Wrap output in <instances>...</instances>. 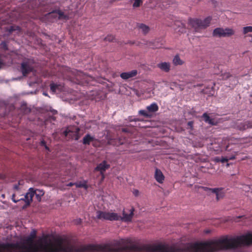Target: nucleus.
Returning <instances> with one entry per match:
<instances>
[{"label": "nucleus", "instance_id": "1", "mask_svg": "<svg viewBox=\"0 0 252 252\" xmlns=\"http://www.w3.org/2000/svg\"><path fill=\"white\" fill-rule=\"evenodd\" d=\"M44 244L38 246L34 244V239L28 236L24 242L0 243V252H78L69 242L62 239L56 241V245L44 239Z\"/></svg>", "mask_w": 252, "mask_h": 252}, {"label": "nucleus", "instance_id": "2", "mask_svg": "<svg viewBox=\"0 0 252 252\" xmlns=\"http://www.w3.org/2000/svg\"><path fill=\"white\" fill-rule=\"evenodd\" d=\"M212 20V17L208 16L203 20L197 18H189V24L197 31L198 29L208 27Z\"/></svg>", "mask_w": 252, "mask_h": 252}, {"label": "nucleus", "instance_id": "3", "mask_svg": "<svg viewBox=\"0 0 252 252\" xmlns=\"http://www.w3.org/2000/svg\"><path fill=\"white\" fill-rule=\"evenodd\" d=\"M96 218L101 220L117 221L119 220L120 215L116 213L97 211L96 212Z\"/></svg>", "mask_w": 252, "mask_h": 252}, {"label": "nucleus", "instance_id": "4", "mask_svg": "<svg viewBox=\"0 0 252 252\" xmlns=\"http://www.w3.org/2000/svg\"><path fill=\"white\" fill-rule=\"evenodd\" d=\"M35 190L33 188H31L29 189L28 192L26 193V194L25 195L24 198H16V194L15 193H13L12 196V200L15 202L17 203L19 201L22 200L25 201L27 205H29L30 204L32 200V198L35 195Z\"/></svg>", "mask_w": 252, "mask_h": 252}, {"label": "nucleus", "instance_id": "5", "mask_svg": "<svg viewBox=\"0 0 252 252\" xmlns=\"http://www.w3.org/2000/svg\"><path fill=\"white\" fill-rule=\"evenodd\" d=\"M234 34V31L232 29L218 28L215 29L213 32V36L216 37H229Z\"/></svg>", "mask_w": 252, "mask_h": 252}, {"label": "nucleus", "instance_id": "6", "mask_svg": "<svg viewBox=\"0 0 252 252\" xmlns=\"http://www.w3.org/2000/svg\"><path fill=\"white\" fill-rule=\"evenodd\" d=\"M73 127H68L63 132V135L68 139H74L78 140L79 139V127H75V131L71 129Z\"/></svg>", "mask_w": 252, "mask_h": 252}, {"label": "nucleus", "instance_id": "7", "mask_svg": "<svg viewBox=\"0 0 252 252\" xmlns=\"http://www.w3.org/2000/svg\"><path fill=\"white\" fill-rule=\"evenodd\" d=\"M110 165L107 163V161L103 160L102 162L98 164L95 168V171H99L102 176V178H104V172L105 171L109 168Z\"/></svg>", "mask_w": 252, "mask_h": 252}, {"label": "nucleus", "instance_id": "8", "mask_svg": "<svg viewBox=\"0 0 252 252\" xmlns=\"http://www.w3.org/2000/svg\"><path fill=\"white\" fill-rule=\"evenodd\" d=\"M235 127L241 131L245 130L248 128H252V122L245 121L237 122L235 124Z\"/></svg>", "mask_w": 252, "mask_h": 252}, {"label": "nucleus", "instance_id": "9", "mask_svg": "<svg viewBox=\"0 0 252 252\" xmlns=\"http://www.w3.org/2000/svg\"><path fill=\"white\" fill-rule=\"evenodd\" d=\"M204 190L206 191H211L212 192L214 193L216 195V199L217 200H219L220 199L222 198L224 196V193L221 190H222V188H214L211 189L207 187H204Z\"/></svg>", "mask_w": 252, "mask_h": 252}, {"label": "nucleus", "instance_id": "10", "mask_svg": "<svg viewBox=\"0 0 252 252\" xmlns=\"http://www.w3.org/2000/svg\"><path fill=\"white\" fill-rule=\"evenodd\" d=\"M33 67L28 62H23L21 63V70L23 76H26L32 72Z\"/></svg>", "mask_w": 252, "mask_h": 252}, {"label": "nucleus", "instance_id": "11", "mask_svg": "<svg viewBox=\"0 0 252 252\" xmlns=\"http://www.w3.org/2000/svg\"><path fill=\"white\" fill-rule=\"evenodd\" d=\"M88 97L92 100L99 101L104 98V93L103 92L93 91L88 95Z\"/></svg>", "mask_w": 252, "mask_h": 252}, {"label": "nucleus", "instance_id": "12", "mask_svg": "<svg viewBox=\"0 0 252 252\" xmlns=\"http://www.w3.org/2000/svg\"><path fill=\"white\" fill-rule=\"evenodd\" d=\"M134 209L132 208L130 210L129 214H126L125 211L123 212V217L120 216V220L124 222H130L132 220V218L134 215Z\"/></svg>", "mask_w": 252, "mask_h": 252}, {"label": "nucleus", "instance_id": "13", "mask_svg": "<svg viewBox=\"0 0 252 252\" xmlns=\"http://www.w3.org/2000/svg\"><path fill=\"white\" fill-rule=\"evenodd\" d=\"M83 143L85 145H90L91 143L96 147L98 141L94 137L91 136L90 134H87L83 139Z\"/></svg>", "mask_w": 252, "mask_h": 252}, {"label": "nucleus", "instance_id": "14", "mask_svg": "<svg viewBox=\"0 0 252 252\" xmlns=\"http://www.w3.org/2000/svg\"><path fill=\"white\" fill-rule=\"evenodd\" d=\"M54 14H58V19L59 20H67L68 17L60 9H55L48 13V16H53Z\"/></svg>", "mask_w": 252, "mask_h": 252}, {"label": "nucleus", "instance_id": "15", "mask_svg": "<svg viewBox=\"0 0 252 252\" xmlns=\"http://www.w3.org/2000/svg\"><path fill=\"white\" fill-rule=\"evenodd\" d=\"M154 177L156 180L159 184L163 183L165 179L163 174L161 171L158 168H156L155 170Z\"/></svg>", "mask_w": 252, "mask_h": 252}, {"label": "nucleus", "instance_id": "16", "mask_svg": "<svg viewBox=\"0 0 252 252\" xmlns=\"http://www.w3.org/2000/svg\"><path fill=\"white\" fill-rule=\"evenodd\" d=\"M137 74L136 70H132L127 72H123L120 74V77L125 80H126L135 76Z\"/></svg>", "mask_w": 252, "mask_h": 252}, {"label": "nucleus", "instance_id": "17", "mask_svg": "<svg viewBox=\"0 0 252 252\" xmlns=\"http://www.w3.org/2000/svg\"><path fill=\"white\" fill-rule=\"evenodd\" d=\"M158 67L160 68L162 71L165 72H168L170 69V64L169 63L163 62L157 64Z\"/></svg>", "mask_w": 252, "mask_h": 252}, {"label": "nucleus", "instance_id": "18", "mask_svg": "<svg viewBox=\"0 0 252 252\" xmlns=\"http://www.w3.org/2000/svg\"><path fill=\"white\" fill-rule=\"evenodd\" d=\"M234 154H232L231 156L227 155L225 157H221V158H220V162L221 163H224L225 162H227L229 160H232L235 159L236 156L238 155L239 154V152L235 151L234 152Z\"/></svg>", "mask_w": 252, "mask_h": 252}, {"label": "nucleus", "instance_id": "19", "mask_svg": "<svg viewBox=\"0 0 252 252\" xmlns=\"http://www.w3.org/2000/svg\"><path fill=\"white\" fill-rule=\"evenodd\" d=\"M202 117L204 119V121L212 125H215L216 124L214 123V120L210 118L209 116L205 113L203 114Z\"/></svg>", "mask_w": 252, "mask_h": 252}, {"label": "nucleus", "instance_id": "20", "mask_svg": "<svg viewBox=\"0 0 252 252\" xmlns=\"http://www.w3.org/2000/svg\"><path fill=\"white\" fill-rule=\"evenodd\" d=\"M147 109L150 112H155L158 110V107L157 103H153L147 107Z\"/></svg>", "mask_w": 252, "mask_h": 252}, {"label": "nucleus", "instance_id": "21", "mask_svg": "<svg viewBox=\"0 0 252 252\" xmlns=\"http://www.w3.org/2000/svg\"><path fill=\"white\" fill-rule=\"evenodd\" d=\"M137 27L139 29L142 30L144 34L147 33L150 30L149 27L143 24H138L137 25Z\"/></svg>", "mask_w": 252, "mask_h": 252}, {"label": "nucleus", "instance_id": "22", "mask_svg": "<svg viewBox=\"0 0 252 252\" xmlns=\"http://www.w3.org/2000/svg\"><path fill=\"white\" fill-rule=\"evenodd\" d=\"M173 63L175 65H182L184 63V62L182 61L179 55H176L173 60Z\"/></svg>", "mask_w": 252, "mask_h": 252}, {"label": "nucleus", "instance_id": "23", "mask_svg": "<svg viewBox=\"0 0 252 252\" xmlns=\"http://www.w3.org/2000/svg\"><path fill=\"white\" fill-rule=\"evenodd\" d=\"M35 190V193L34 194L36 196V198L38 201H40L41 200V197L44 195V192L42 190L36 189Z\"/></svg>", "mask_w": 252, "mask_h": 252}, {"label": "nucleus", "instance_id": "24", "mask_svg": "<svg viewBox=\"0 0 252 252\" xmlns=\"http://www.w3.org/2000/svg\"><path fill=\"white\" fill-rule=\"evenodd\" d=\"M50 90L53 93H55L57 90L61 89V86L60 85H58L54 83H51L50 85Z\"/></svg>", "mask_w": 252, "mask_h": 252}, {"label": "nucleus", "instance_id": "25", "mask_svg": "<svg viewBox=\"0 0 252 252\" xmlns=\"http://www.w3.org/2000/svg\"><path fill=\"white\" fill-rule=\"evenodd\" d=\"M249 32H252V26L244 27L243 28V33L244 34H247Z\"/></svg>", "mask_w": 252, "mask_h": 252}, {"label": "nucleus", "instance_id": "26", "mask_svg": "<svg viewBox=\"0 0 252 252\" xmlns=\"http://www.w3.org/2000/svg\"><path fill=\"white\" fill-rule=\"evenodd\" d=\"M17 31L19 32L20 31V28L19 26H11L9 28L8 31L9 32H12L14 31Z\"/></svg>", "mask_w": 252, "mask_h": 252}, {"label": "nucleus", "instance_id": "27", "mask_svg": "<svg viewBox=\"0 0 252 252\" xmlns=\"http://www.w3.org/2000/svg\"><path fill=\"white\" fill-rule=\"evenodd\" d=\"M134 2L133 3V7H138L143 3V0H134Z\"/></svg>", "mask_w": 252, "mask_h": 252}, {"label": "nucleus", "instance_id": "28", "mask_svg": "<svg viewBox=\"0 0 252 252\" xmlns=\"http://www.w3.org/2000/svg\"><path fill=\"white\" fill-rule=\"evenodd\" d=\"M0 48L4 51H7L8 50V45L6 41H2L0 45Z\"/></svg>", "mask_w": 252, "mask_h": 252}, {"label": "nucleus", "instance_id": "29", "mask_svg": "<svg viewBox=\"0 0 252 252\" xmlns=\"http://www.w3.org/2000/svg\"><path fill=\"white\" fill-rule=\"evenodd\" d=\"M139 114L142 116H145L146 117H149L150 115L146 111L144 110H141L139 111Z\"/></svg>", "mask_w": 252, "mask_h": 252}, {"label": "nucleus", "instance_id": "30", "mask_svg": "<svg viewBox=\"0 0 252 252\" xmlns=\"http://www.w3.org/2000/svg\"><path fill=\"white\" fill-rule=\"evenodd\" d=\"M114 36L113 35H108L105 38L104 40L105 41H108L109 42L113 41L114 40Z\"/></svg>", "mask_w": 252, "mask_h": 252}, {"label": "nucleus", "instance_id": "31", "mask_svg": "<svg viewBox=\"0 0 252 252\" xmlns=\"http://www.w3.org/2000/svg\"><path fill=\"white\" fill-rule=\"evenodd\" d=\"M36 236V231L34 229L32 230L31 232L30 235L29 236L30 237L34 239Z\"/></svg>", "mask_w": 252, "mask_h": 252}, {"label": "nucleus", "instance_id": "32", "mask_svg": "<svg viewBox=\"0 0 252 252\" xmlns=\"http://www.w3.org/2000/svg\"><path fill=\"white\" fill-rule=\"evenodd\" d=\"M80 188H84L85 189H87L88 188V185L86 183H81L80 182Z\"/></svg>", "mask_w": 252, "mask_h": 252}, {"label": "nucleus", "instance_id": "33", "mask_svg": "<svg viewBox=\"0 0 252 252\" xmlns=\"http://www.w3.org/2000/svg\"><path fill=\"white\" fill-rule=\"evenodd\" d=\"M40 145L41 146H44L45 147V149L47 150H49V148L47 146L46 144V142L44 141V140H42L40 142Z\"/></svg>", "mask_w": 252, "mask_h": 252}, {"label": "nucleus", "instance_id": "34", "mask_svg": "<svg viewBox=\"0 0 252 252\" xmlns=\"http://www.w3.org/2000/svg\"><path fill=\"white\" fill-rule=\"evenodd\" d=\"M35 2L34 0H31L29 2V3L28 4V5L29 6L30 5H31V8L33 9L34 6L32 5V4Z\"/></svg>", "mask_w": 252, "mask_h": 252}, {"label": "nucleus", "instance_id": "35", "mask_svg": "<svg viewBox=\"0 0 252 252\" xmlns=\"http://www.w3.org/2000/svg\"><path fill=\"white\" fill-rule=\"evenodd\" d=\"M20 185V181L18 183V184L17 185V184H15L14 187H13V188L15 190H18L19 189V186Z\"/></svg>", "mask_w": 252, "mask_h": 252}, {"label": "nucleus", "instance_id": "36", "mask_svg": "<svg viewBox=\"0 0 252 252\" xmlns=\"http://www.w3.org/2000/svg\"><path fill=\"white\" fill-rule=\"evenodd\" d=\"M214 161L216 162H220V158H219V157H215L214 158Z\"/></svg>", "mask_w": 252, "mask_h": 252}, {"label": "nucleus", "instance_id": "37", "mask_svg": "<svg viewBox=\"0 0 252 252\" xmlns=\"http://www.w3.org/2000/svg\"><path fill=\"white\" fill-rule=\"evenodd\" d=\"M230 76H231V75L229 73H226L224 74L223 77L225 78V79H227L229 77H230Z\"/></svg>", "mask_w": 252, "mask_h": 252}, {"label": "nucleus", "instance_id": "38", "mask_svg": "<svg viewBox=\"0 0 252 252\" xmlns=\"http://www.w3.org/2000/svg\"><path fill=\"white\" fill-rule=\"evenodd\" d=\"M47 16L48 17H53L55 19L58 18V14H54L53 16H48V14H47Z\"/></svg>", "mask_w": 252, "mask_h": 252}, {"label": "nucleus", "instance_id": "39", "mask_svg": "<svg viewBox=\"0 0 252 252\" xmlns=\"http://www.w3.org/2000/svg\"><path fill=\"white\" fill-rule=\"evenodd\" d=\"M122 132H124V133H127L128 132V130L127 128H123L122 129Z\"/></svg>", "mask_w": 252, "mask_h": 252}, {"label": "nucleus", "instance_id": "40", "mask_svg": "<svg viewBox=\"0 0 252 252\" xmlns=\"http://www.w3.org/2000/svg\"><path fill=\"white\" fill-rule=\"evenodd\" d=\"M113 141L114 140L113 139H111V140L108 141V143L109 144H114L113 143Z\"/></svg>", "mask_w": 252, "mask_h": 252}, {"label": "nucleus", "instance_id": "41", "mask_svg": "<svg viewBox=\"0 0 252 252\" xmlns=\"http://www.w3.org/2000/svg\"><path fill=\"white\" fill-rule=\"evenodd\" d=\"M138 193H139V191L138 190H135L133 192V193L135 195H137Z\"/></svg>", "mask_w": 252, "mask_h": 252}, {"label": "nucleus", "instance_id": "42", "mask_svg": "<svg viewBox=\"0 0 252 252\" xmlns=\"http://www.w3.org/2000/svg\"><path fill=\"white\" fill-rule=\"evenodd\" d=\"M229 145L226 146L225 150L227 151H229V150H230V149H229Z\"/></svg>", "mask_w": 252, "mask_h": 252}, {"label": "nucleus", "instance_id": "43", "mask_svg": "<svg viewBox=\"0 0 252 252\" xmlns=\"http://www.w3.org/2000/svg\"><path fill=\"white\" fill-rule=\"evenodd\" d=\"M73 184L72 183H69V184H67V186H73Z\"/></svg>", "mask_w": 252, "mask_h": 252}, {"label": "nucleus", "instance_id": "44", "mask_svg": "<svg viewBox=\"0 0 252 252\" xmlns=\"http://www.w3.org/2000/svg\"><path fill=\"white\" fill-rule=\"evenodd\" d=\"M188 125H189V126H191V125H192V122H189L188 123Z\"/></svg>", "mask_w": 252, "mask_h": 252}, {"label": "nucleus", "instance_id": "45", "mask_svg": "<svg viewBox=\"0 0 252 252\" xmlns=\"http://www.w3.org/2000/svg\"><path fill=\"white\" fill-rule=\"evenodd\" d=\"M124 143V141H122L121 140L119 141L120 144H123Z\"/></svg>", "mask_w": 252, "mask_h": 252}, {"label": "nucleus", "instance_id": "46", "mask_svg": "<svg viewBox=\"0 0 252 252\" xmlns=\"http://www.w3.org/2000/svg\"><path fill=\"white\" fill-rule=\"evenodd\" d=\"M82 74H83V72H81V71H80V74H79L80 78L81 77V76H82Z\"/></svg>", "mask_w": 252, "mask_h": 252}, {"label": "nucleus", "instance_id": "47", "mask_svg": "<svg viewBox=\"0 0 252 252\" xmlns=\"http://www.w3.org/2000/svg\"><path fill=\"white\" fill-rule=\"evenodd\" d=\"M43 94L44 95H45V96H48V94H47V93H44H44H43Z\"/></svg>", "mask_w": 252, "mask_h": 252}, {"label": "nucleus", "instance_id": "48", "mask_svg": "<svg viewBox=\"0 0 252 252\" xmlns=\"http://www.w3.org/2000/svg\"><path fill=\"white\" fill-rule=\"evenodd\" d=\"M82 94H84L82 93H80V95H79L80 98L81 97Z\"/></svg>", "mask_w": 252, "mask_h": 252}, {"label": "nucleus", "instance_id": "49", "mask_svg": "<svg viewBox=\"0 0 252 252\" xmlns=\"http://www.w3.org/2000/svg\"><path fill=\"white\" fill-rule=\"evenodd\" d=\"M75 185L77 187H79V184L78 183H75Z\"/></svg>", "mask_w": 252, "mask_h": 252}, {"label": "nucleus", "instance_id": "50", "mask_svg": "<svg viewBox=\"0 0 252 252\" xmlns=\"http://www.w3.org/2000/svg\"><path fill=\"white\" fill-rule=\"evenodd\" d=\"M242 217V216H239L238 218H241Z\"/></svg>", "mask_w": 252, "mask_h": 252}]
</instances>
